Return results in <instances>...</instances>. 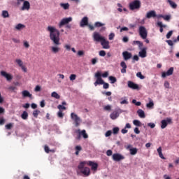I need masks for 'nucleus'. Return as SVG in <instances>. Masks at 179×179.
<instances>
[{
	"label": "nucleus",
	"instance_id": "1",
	"mask_svg": "<svg viewBox=\"0 0 179 179\" xmlns=\"http://www.w3.org/2000/svg\"><path fill=\"white\" fill-rule=\"evenodd\" d=\"M47 31L49 33L50 40L55 44L50 47V52L52 54H58L61 51V38H59V30L54 26H48L46 29Z\"/></svg>",
	"mask_w": 179,
	"mask_h": 179
},
{
	"label": "nucleus",
	"instance_id": "2",
	"mask_svg": "<svg viewBox=\"0 0 179 179\" xmlns=\"http://www.w3.org/2000/svg\"><path fill=\"white\" fill-rule=\"evenodd\" d=\"M85 166H87L86 162H85V161L81 162L78 166V171L81 172L83 176H85V177H89V176H90V168L85 167Z\"/></svg>",
	"mask_w": 179,
	"mask_h": 179
},
{
	"label": "nucleus",
	"instance_id": "3",
	"mask_svg": "<svg viewBox=\"0 0 179 179\" xmlns=\"http://www.w3.org/2000/svg\"><path fill=\"white\" fill-rule=\"evenodd\" d=\"M141 6L142 3L140 0H134L129 3V7L130 10H139Z\"/></svg>",
	"mask_w": 179,
	"mask_h": 179
},
{
	"label": "nucleus",
	"instance_id": "4",
	"mask_svg": "<svg viewBox=\"0 0 179 179\" xmlns=\"http://www.w3.org/2000/svg\"><path fill=\"white\" fill-rule=\"evenodd\" d=\"M138 33L143 40H146V38H148V30L146 29V27L143 26L139 27Z\"/></svg>",
	"mask_w": 179,
	"mask_h": 179
},
{
	"label": "nucleus",
	"instance_id": "5",
	"mask_svg": "<svg viewBox=\"0 0 179 179\" xmlns=\"http://www.w3.org/2000/svg\"><path fill=\"white\" fill-rule=\"evenodd\" d=\"M71 118L75 122V127H79L82 122V119L75 113H71Z\"/></svg>",
	"mask_w": 179,
	"mask_h": 179
},
{
	"label": "nucleus",
	"instance_id": "6",
	"mask_svg": "<svg viewBox=\"0 0 179 179\" xmlns=\"http://www.w3.org/2000/svg\"><path fill=\"white\" fill-rule=\"evenodd\" d=\"M87 166L91 167V170L92 171H97V169L99 168V164L94 162L93 161H84Z\"/></svg>",
	"mask_w": 179,
	"mask_h": 179
},
{
	"label": "nucleus",
	"instance_id": "7",
	"mask_svg": "<svg viewBox=\"0 0 179 179\" xmlns=\"http://www.w3.org/2000/svg\"><path fill=\"white\" fill-rule=\"evenodd\" d=\"M95 78H96V82L94 83V86H97L98 85H103L104 83V80L101 78V73L98 71L95 73Z\"/></svg>",
	"mask_w": 179,
	"mask_h": 179
},
{
	"label": "nucleus",
	"instance_id": "8",
	"mask_svg": "<svg viewBox=\"0 0 179 179\" xmlns=\"http://www.w3.org/2000/svg\"><path fill=\"white\" fill-rule=\"evenodd\" d=\"M92 38L94 41H96V43H101V41L105 38V37L101 36L99 32H94Z\"/></svg>",
	"mask_w": 179,
	"mask_h": 179
},
{
	"label": "nucleus",
	"instance_id": "9",
	"mask_svg": "<svg viewBox=\"0 0 179 179\" xmlns=\"http://www.w3.org/2000/svg\"><path fill=\"white\" fill-rule=\"evenodd\" d=\"M173 124V119L171 117H167L165 120H162L161 121V128L162 129H164L167 127V125Z\"/></svg>",
	"mask_w": 179,
	"mask_h": 179
},
{
	"label": "nucleus",
	"instance_id": "10",
	"mask_svg": "<svg viewBox=\"0 0 179 179\" xmlns=\"http://www.w3.org/2000/svg\"><path fill=\"white\" fill-rule=\"evenodd\" d=\"M76 133L78 134L77 139H80V136H83L84 139H87L89 136L86 134V130L80 131V129L76 130Z\"/></svg>",
	"mask_w": 179,
	"mask_h": 179
},
{
	"label": "nucleus",
	"instance_id": "11",
	"mask_svg": "<svg viewBox=\"0 0 179 179\" xmlns=\"http://www.w3.org/2000/svg\"><path fill=\"white\" fill-rule=\"evenodd\" d=\"M15 62L17 64V65H18V66H20V68H21L23 72H27V68L26 67V66L23 65V61H22V59H15Z\"/></svg>",
	"mask_w": 179,
	"mask_h": 179
},
{
	"label": "nucleus",
	"instance_id": "12",
	"mask_svg": "<svg viewBox=\"0 0 179 179\" xmlns=\"http://www.w3.org/2000/svg\"><path fill=\"white\" fill-rule=\"evenodd\" d=\"M70 22H72V17H69L67 18H63L59 23V27H62V26H65V24H68V23H70Z\"/></svg>",
	"mask_w": 179,
	"mask_h": 179
},
{
	"label": "nucleus",
	"instance_id": "13",
	"mask_svg": "<svg viewBox=\"0 0 179 179\" xmlns=\"http://www.w3.org/2000/svg\"><path fill=\"white\" fill-rule=\"evenodd\" d=\"M1 75L3 78H5L6 79V80H8V82H10V80H12V79H13V76H12V74H10V73H8L6 71H1Z\"/></svg>",
	"mask_w": 179,
	"mask_h": 179
},
{
	"label": "nucleus",
	"instance_id": "14",
	"mask_svg": "<svg viewBox=\"0 0 179 179\" xmlns=\"http://www.w3.org/2000/svg\"><path fill=\"white\" fill-rule=\"evenodd\" d=\"M21 10H30V2L29 1H23Z\"/></svg>",
	"mask_w": 179,
	"mask_h": 179
},
{
	"label": "nucleus",
	"instance_id": "15",
	"mask_svg": "<svg viewBox=\"0 0 179 179\" xmlns=\"http://www.w3.org/2000/svg\"><path fill=\"white\" fill-rule=\"evenodd\" d=\"M101 45H102L104 50H108L110 48V42L106 40V38L101 41Z\"/></svg>",
	"mask_w": 179,
	"mask_h": 179
},
{
	"label": "nucleus",
	"instance_id": "16",
	"mask_svg": "<svg viewBox=\"0 0 179 179\" xmlns=\"http://www.w3.org/2000/svg\"><path fill=\"white\" fill-rule=\"evenodd\" d=\"M127 86L130 89H133V90H138V89H139V85H138V84H135L132 81H128L127 82Z\"/></svg>",
	"mask_w": 179,
	"mask_h": 179
},
{
	"label": "nucleus",
	"instance_id": "17",
	"mask_svg": "<svg viewBox=\"0 0 179 179\" xmlns=\"http://www.w3.org/2000/svg\"><path fill=\"white\" fill-rule=\"evenodd\" d=\"M89 25V18L87 17H84L81 20L80 22V27H85V26Z\"/></svg>",
	"mask_w": 179,
	"mask_h": 179
},
{
	"label": "nucleus",
	"instance_id": "18",
	"mask_svg": "<svg viewBox=\"0 0 179 179\" xmlns=\"http://www.w3.org/2000/svg\"><path fill=\"white\" fill-rule=\"evenodd\" d=\"M174 72V68L171 67L166 72H163L162 74V78H166V76H171Z\"/></svg>",
	"mask_w": 179,
	"mask_h": 179
},
{
	"label": "nucleus",
	"instance_id": "19",
	"mask_svg": "<svg viewBox=\"0 0 179 179\" xmlns=\"http://www.w3.org/2000/svg\"><path fill=\"white\" fill-rule=\"evenodd\" d=\"M141 50L138 52V57H141V58H146V55H147V52L146 50H148V48H141V49H140Z\"/></svg>",
	"mask_w": 179,
	"mask_h": 179
},
{
	"label": "nucleus",
	"instance_id": "20",
	"mask_svg": "<svg viewBox=\"0 0 179 179\" xmlns=\"http://www.w3.org/2000/svg\"><path fill=\"white\" fill-rule=\"evenodd\" d=\"M156 16H157V14H156L155 10H150V11L147 12L145 17L147 19H150L152 17H156Z\"/></svg>",
	"mask_w": 179,
	"mask_h": 179
},
{
	"label": "nucleus",
	"instance_id": "21",
	"mask_svg": "<svg viewBox=\"0 0 179 179\" xmlns=\"http://www.w3.org/2000/svg\"><path fill=\"white\" fill-rule=\"evenodd\" d=\"M122 56L124 61H128V59H131V58H132V54L128 51L123 52Z\"/></svg>",
	"mask_w": 179,
	"mask_h": 179
},
{
	"label": "nucleus",
	"instance_id": "22",
	"mask_svg": "<svg viewBox=\"0 0 179 179\" xmlns=\"http://www.w3.org/2000/svg\"><path fill=\"white\" fill-rule=\"evenodd\" d=\"M14 29H15V30H17V31H20L21 30L26 29V25H24L22 23H19L15 26Z\"/></svg>",
	"mask_w": 179,
	"mask_h": 179
},
{
	"label": "nucleus",
	"instance_id": "23",
	"mask_svg": "<svg viewBox=\"0 0 179 179\" xmlns=\"http://www.w3.org/2000/svg\"><path fill=\"white\" fill-rule=\"evenodd\" d=\"M120 66L122 68L121 69V73H127V63H125V62H121Z\"/></svg>",
	"mask_w": 179,
	"mask_h": 179
},
{
	"label": "nucleus",
	"instance_id": "24",
	"mask_svg": "<svg viewBox=\"0 0 179 179\" xmlns=\"http://www.w3.org/2000/svg\"><path fill=\"white\" fill-rule=\"evenodd\" d=\"M118 117H120V113H118L117 111H115L110 115L111 120H117Z\"/></svg>",
	"mask_w": 179,
	"mask_h": 179
},
{
	"label": "nucleus",
	"instance_id": "25",
	"mask_svg": "<svg viewBox=\"0 0 179 179\" xmlns=\"http://www.w3.org/2000/svg\"><path fill=\"white\" fill-rule=\"evenodd\" d=\"M138 45L139 50H142V47H143V43L139 41H134L133 45Z\"/></svg>",
	"mask_w": 179,
	"mask_h": 179
},
{
	"label": "nucleus",
	"instance_id": "26",
	"mask_svg": "<svg viewBox=\"0 0 179 179\" xmlns=\"http://www.w3.org/2000/svg\"><path fill=\"white\" fill-rule=\"evenodd\" d=\"M22 94L23 97H29V99H31V94L27 90H24L22 92Z\"/></svg>",
	"mask_w": 179,
	"mask_h": 179
},
{
	"label": "nucleus",
	"instance_id": "27",
	"mask_svg": "<svg viewBox=\"0 0 179 179\" xmlns=\"http://www.w3.org/2000/svg\"><path fill=\"white\" fill-rule=\"evenodd\" d=\"M137 114L138 115V117H140V118H145V117H146L145 115V111H143V110L142 109H138L137 110Z\"/></svg>",
	"mask_w": 179,
	"mask_h": 179
},
{
	"label": "nucleus",
	"instance_id": "28",
	"mask_svg": "<svg viewBox=\"0 0 179 179\" xmlns=\"http://www.w3.org/2000/svg\"><path fill=\"white\" fill-rule=\"evenodd\" d=\"M155 106V103L153 102V100L152 99H149V103L146 104L147 108H153Z\"/></svg>",
	"mask_w": 179,
	"mask_h": 179
},
{
	"label": "nucleus",
	"instance_id": "29",
	"mask_svg": "<svg viewBox=\"0 0 179 179\" xmlns=\"http://www.w3.org/2000/svg\"><path fill=\"white\" fill-rule=\"evenodd\" d=\"M167 2L173 9H177V3H176V2L172 0H167Z\"/></svg>",
	"mask_w": 179,
	"mask_h": 179
},
{
	"label": "nucleus",
	"instance_id": "30",
	"mask_svg": "<svg viewBox=\"0 0 179 179\" xmlns=\"http://www.w3.org/2000/svg\"><path fill=\"white\" fill-rule=\"evenodd\" d=\"M51 97H54V99H57V100L61 99V96L57 93V92H53L51 93Z\"/></svg>",
	"mask_w": 179,
	"mask_h": 179
},
{
	"label": "nucleus",
	"instance_id": "31",
	"mask_svg": "<svg viewBox=\"0 0 179 179\" xmlns=\"http://www.w3.org/2000/svg\"><path fill=\"white\" fill-rule=\"evenodd\" d=\"M60 6L61 8H63V9H64L65 10H66L67 9H69V4L68 3H60Z\"/></svg>",
	"mask_w": 179,
	"mask_h": 179
},
{
	"label": "nucleus",
	"instance_id": "32",
	"mask_svg": "<svg viewBox=\"0 0 179 179\" xmlns=\"http://www.w3.org/2000/svg\"><path fill=\"white\" fill-rule=\"evenodd\" d=\"M21 117L22 118V120H27V118L29 117V113H27V111H24L21 115Z\"/></svg>",
	"mask_w": 179,
	"mask_h": 179
},
{
	"label": "nucleus",
	"instance_id": "33",
	"mask_svg": "<svg viewBox=\"0 0 179 179\" xmlns=\"http://www.w3.org/2000/svg\"><path fill=\"white\" fill-rule=\"evenodd\" d=\"M109 80L110 81V83L114 84L115 82H117V78L113 76H110L108 77Z\"/></svg>",
	"mask_w": 179,
	"mask_h": 179
},
{
	"label": "nucleus",
	"instance_id": "34",
	"mask_svg": "<svg viewBox=\"0 0 179 179\" xmlns=\"http://www.w3.org/2000/svg\"><path fill=\"white\" fill-rule=\"evenodd\" d=\"M103 26H106V24L100 22H96L94 24V27H103Z\"/></svg>",
	"mask_w": 179,
	"mask_h": 179
},
{
	"label": "nucleus",
	"instance_id": "35",
	"mask_svg": "<svg viewBox=\"0 0 179 179\" xmlns=\"http://www.w3.org/2000/svg\"><path fill=\"white\" fill-rule=\"evenodd\" d=\"M120 132V128L119 127H114L113 129V135H117Z\"/></svg>",
	"mask_w": 179,
	"mask_h": 179
},
{
	"label": "nucleus",
	"instance_id": "36",
	"mask_svg": "<svg viewBox=\"0 0 179 179\" xmlns=\"http://www.w3.org/2000/svg\"><path fill=\"white\" fill-rule=\"evenodd\" d=\"M133 124L134 125H135L136 127H141V121L138 120H134L133 121Z\"/></svg>",
	"mask_w": 179,
	"mask_h": 179
},
{
	"label": "nucleus",
	"instance_id": "37",
	"mask_svg": "<svg viewBox=\"0 0 179 179\" xmlns=\"http://www.w3.org/2000/svg\"><path fill=\"white\" fill-rule=\"evenodd\" d=\"M2 16L4 18L9 17V13H8V11H6V10H3L2 11Z\"/></svg>",
	"mask_w": 179,
	"mask_h": 179
},
{
	"label": "nucleus",
	"instance_id": "38",
	"mask_svg": "<svg viewBox=\"0 0 179 179\" xmlns=\"http://www.w3.org/2000/svg\"><path fill=\"white\" fill-rule=\"evenodd\" d=\"M23 45L25 48H30V43H29V41H23Z\"/></svg>",
	"mask_w": 179,
	"mask_h": 179
},
{
	"label": "nucleus",
	"instance_id": "39",
	"mask_svg": "<svg viewBox=\"0 0 179 179\" xmlns=\"http://www.w3.org/2000/svg\"><path fill=\"white\" fill-rule=\"evenodd\" d=\"M136 76H137V78H139V79H141V80L145 79V77L143 76V75H142L141 72H138L136 73Z\"/></svg>",
	"mask_w": 179,
	"mask_h": 179
},
{
	"label": "nucleus",
	"instance_id": "40",
	"mask_svg": "<svg viewBox=\"0 0 179 179\" xmlns=\"http://www.w3.org/2000/svg\"><path fill=\"white\" fill-rule=\"evenodd\" d=\"M39 113H40V110H35L33 112V115H34V117H35V118H37V117H38Z\"/></svg>",
	"mask_w": 179,
	"mask_h": 179
},
{
	"label": "nucleus",
	"instance_id": "41",
	"mask_svg": "<svg viewBox=\"0 0 179 179\" xmlns=\"http://www.w3.org/2000/svg\"><path fill=\"white\" fill-rule=\"evenodd\" d=\"M64 48H65V50H66V51H71V45L66 43L64 45Z\"/></svg>",
	"mask_w": 179,
	"mask_h": 179
},
{
	"label": "nucleus",
	"instance_id": "42",
	"mask_svg": "<svg viewBox=\"0 0 179 179\" xmlns=\"http://www.w3.org/2000/svg\"><path fill=\"white\" fill-rule=\"evenodd\" d=\"M138 150L136 148H131L130 153L131 155H136Z\"/></svg>",
	"mask_w": 179,
	"mask_h": 179
},
{
	"label": "nucleus",
	"instance_id": "43",
	"mask_svg": "<svg viewBox=\"0 0 179 179\" xmlns=\"http://www.w3.org/2000/svg\"><path fill=\"white\" fill-rule=\"evenodd\" d=\"M132 103H133V104H135V106H139L142 104V103H141V101H136V99H133Z\"/></svg>",
	"mask_w": 179,
	"mask_h": 179
},
{
	"label": "nucleus",
	"instance_id": "44",
	"mask_svg": "<svg viewBox=\"0 0 179 179\" xmlns=\"http://www.w3.org/2000/svg\"><path fill=\"white\" fill-rule=\"evenodd\" d=\"M77 55L78 57H83V55H85V51L83 50H79L78 52H77Z\"/></svg>",
	"mask_w": 179,
	"mask_h": 179
},
{
	"label": "nucleus",
	"instance_id": "45",
	"mask_svg": "<svg viewBox=\"0 0 179 179\" xmlns=\"http://www.w3.org/2000/svg\"><path fill=\"white\" fill-rule=\"evenodd\" d=\"M157 152L159 154V157H163V153L162 152V147H159L157 149Z\"/></svg>",
	"mask_w": 179,
	"mask_h": 179
},
{
	"label": "nucleus",
	"instance_id": "46",
	"mask_svg": "<svg viewBox=\"0 0 179 179\" xmlns=\"http://www.w3.org/2000/svg\"><path fill=\"white\" fill-rule=\"evenodd\" d=\"M69 79L71 81H73L76 79V74H71L69 76Z\"/></svg>",
	"mask_w": 179,
	"mask_h": 179
},
{
	"label": "nucleus",
	"instance_id": "47",
	"mask_svg": "<svg viewBox=\"0 0 179 179\" xmlns=\"http://www.w3.org/2000/svg\"><path fill=\"white\" fill-rule=\"evenodd\" d=\"M34 92H41V86L36 85L35 87Z\"/></svg>",
	"mask_w": 179,
	"mask_h": 179
},
{
	"label": "nucleus",
	"instance_id": "48",
	"mask_svg": "<svg viewBox=\"0 0 179 179\" xmlns=\"http://www.w3.org/2000/svg\"><path fill=\"white\" fill-rule=\"evenodd\" d=\"M163 19L169 22L171 19V15H164Z\"/></svg>",
	"mask_w": 179,
	"mask_h": 179
},
{
	"label": "nucleus",
	"instance_id": "49",
	"mask_svg": "<svg viewBox=\"0 0 179 179\" xmlns=\"http://www.w3.org/2000/svg\"><path fill=\"white\" fill-rule=\"evenodd\" d=\"M111 134H113V131H111V130H108V131H106V133L105 134V136L106 138H108V136H111Z\"/></svg>",
	"mask_w": 179,
	"mask_h": 179
},
{
	"label": "nucleus",
	"instance_id": "50",
	"mask_svg": "<svg viewBox=\"0 0 179 179\" xmlns=\"http://www.w3.org/2000/svg\"><path fill=\"white\" fill-rule=\"evenodd\" d=\"M102 85H103V89H108V87H110V85L107 83H105L104 81Z\"/></svg>",
	"mask_w": 179,
	"mask_h": 179
},
{
	"label": "nucleus",
	"instance_id": "51",
	"mask_svg": "<svg viewBox=\"0 0 179 179\" xmlns=\"http://www.w3.org/2000/svg\"><path fill=\"white\" fill-rule=\"evenodd\" d=\"M123 159H124V157H113V158L114 162H121V160H122Z\"/></svg>",
	"mask_w": 179,
	"mask_h": 179
},
{
	"label": "nucleus",
	"instance_id": "52",
	"mask_svg": "<svg viewBox=\"0 0 179 179\" xmlns=\"http://www.w3.org/2000/svg\"><path fill=\"white\" fill-rule=\"evenodd\" d=\"M100 57H106V51L101 50L99 52Z\"/></svg>",
	"mask_w": 179,
	"mask_h": 179
},
{
	"label": "nucleus",
	"instance_id": "53",
	"mask_svg": "<svg viewBox=\"0 0 179 179\" xmlns=\"http://www.w3.org/2000/svg\"><path fill=\"white\" fill-rule=\"evenodd\" d=\"M12 127H13V123H9V124L6 125V129H11Z\"/></svg>",
	"mask_w": 179,
	"mask_h": 179
},
{
	"label": "nucleus",
	"instance_id": "54",
	"mask_svg": "<svg viewBox=\"0 0 179 179\" xmlns=\"http://www.w3.org/2000/svg\"><path fill=\"white\" fill-rule=\"evenodd\" d=\"M164 86L166 89H170V83H169L167 81L164 82Z\"/></svg>",
	"mask_w": 179,
	"mask_h": 179
},
{
	"label": "nucleus",
	"instance_id": "55",
	"mask_svg": "<svg viewBox=\"0 0 179 179\" xmlns=\"http://www.w3.org/2000/svg\"><path fill=\"white\" fill-rule=\"evenodd\" d=\"M57 108L58 110H66V107L64 106L63 105H58Z\"/></svg>",
	"mask_w": 179,
	"mask_h": 179
},
{
	"label": "nucleus",
	"instance_id": "56",
	"mask_svg": "<svg viewBox=\"0 0 179 179\" xmlns=\"http://www.w3.org/2000/svg\"><path fill=\"white\" fill-rule=\"evenodd\" d=\"M57 115L59 118H64V113L61 110L57 113Z\"/></svg>",
	"mask_w": 179,
	"mask_h": 179
},
{
	"label": "nucleus",
	"instance_id": "57",
	"mask_svg": "<svg viewBox=\"0 0 179 179\" xmlns=\"http://www.w3.org/2000/svg\"><path fill=\"white\" fill-rule=\"evenodd\" d=\"M97 61H98L97 57L93 58V59H92V65H96V64H97Z\"/></svg>",
	"mask_w": 179,
	"mask_h": 179
},
{
	"label": "nucleus",
	"instance_id": "58",
	"mask_svg": "<svg viewBox=\"0 0 179 179\" xmlns=\"http://www.w3.org/2000/svg\"><path fill=\"white\" fill-rule=\"evenodd\" d=\"M166 43L171 47H173L174 45V43H173V41H171V40L166 41Z\"/></svg>",
	"mask_w": 179,
	"mask_h": 179
},
{
	"label": "nucleus",
	"instance_id": "59",
	"mask_svg": "<svg viewBox=\"0 0 179 179\" xmlns=\"http://www.w3.org/2000/svg\"><path fill=\"white\" fill-rule=\"evenodd\" d=\"M114 37H115V34L114 33H110L109 34V40H114Z\"/></svg>",
	"mask_w": 179,
	"mask_h": 179
},
{
	"label": "nucleus",
	"instance_id": "60",
	"mask_svg": "<svg viewBox=\"0 0 179 179\" xmlns=\"http://www.w3.org/2000/svg\"><path fill=\"white\" fill-rule=\"evenodd\" d=\"M171 36H173V31H170L167 33L166 34V38H170V37H171Z\"/></svg>",
	"mask_w": 179,
	"mask_h": 179
},
{
	"label": "nucleus",
	"instance_id": "61",
	"mask_svg": "<svg viewBox=\"0 0 179 179\" xmlns=\"http://www.w3.org/2000/svg\"><path fill=\"white\" fill-rule=\"evenodd\" d=\"M104 110H106V111H110L111 110V106L110 105H107L106 106H105Z\"/></svg>",
	"mask_w": 179,
	"mask_h": 179
},
{
	"label": "nucleus",
	"instance_id": "62",
	"mask_svg": "<svg viewBox=\"0 0 179 179\" xmlns=\"http://www.w3.org/2000/svg\"><path fill=\"white\" fill-rule=\"evenodd\" d=\"M101 76H102V78H108V71H106L102 75L101 74Z\"/></svg>",
	"mask_w": 179,
	"mask_h": 179
},
{
	"label": "nucleus",
	"instance_id": "63",
	"mask_svg": "<svg viewBox=\"0 0 179 179\" xmlns=\"http://www.w3.org/2000/svg\"><path fill=\"white\" fill-rule=\"evenodd\" d=\"M148 127H150L152 129H153L155 127H156V124H155V123L150 122L148 124Z\"/></svg>",
	"mask_w": 179,
	"mask_h": 179
},
{
	"label": "nucleus",
	"instance_id": "64",
	"mask_svg": "<svg viewBox=\"0 0 179 179\" xmlns=\"http://www.w3.org/2000/svg\"><path fill=\"white\" fill-rule=\"evenodd\" d=\"M134 132H135L137 135H139V134H141V131H139V128H138V127L134 128Z\"/></svg>",
	"mask_w": 179,
	"mask_h": 179
}]
</instances>
